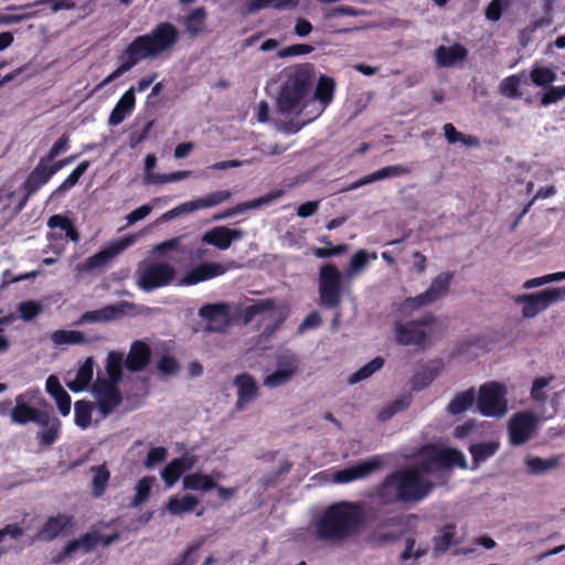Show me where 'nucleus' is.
<instances>
[{"instance_id":"45","label":"nucleus","mask_w":565,"mask_h":565,"mask_svg":"<svg viewBox=\"0 0 565 565\" xmlns=\"http://www.w3.org/2000/svg\"><path fill=\"white\" fill-rule=\"evenodd\" d=\"M298 0H250L246 3V12L255 13L265 8H274L281 10L284 8H294Z\"/></svg>"},{"instance_id":"44","label":"nucleus","mask_w":565,"mask_h":565,"mask_svg":"<svg viewBox=\"0 0 565 565\" xmlns=\"http://www.w3.org/2000/svg\"><path fill=\"white\" fill-rule=\"evenodd\" d=\"M335 84L331 77L321 76L317 83L313 99L319 100L323 106H327L333 99Z\"/></svg>"},{"instance_id":"2","label":"nucleus","mask_w":565,"mask_h":565,"mask_svg":"<svg viewBox=\"0 0 565 565\" xmlns=\"http://www.w3.org/2000/svg\"><path fill=\"white\" fill-rule=\"evenodd\" d=\"M179 41L178 29L170 22L158 23L149 33L136 36L121 52L119 66L106 76L98 87H104L131 70L140 61L157 58L169 52Z\"/></svg>"},{"instance_id":"24","label":"nucleus","mask_w":565,"mask_h":565,"mask_svg":"<svg viewBox=\"0 0 565 565\" xmlns=\"http://www.w3.org/2000/svg\"><path fill=\"white\" fill-rule=\"evenodd\" d=\"M233 383L237 387L235 408L237 411H243L258 396L257 382L250 374L241 373L234 377Z\"/></svg>"},{"instance_id":"56","label":"nucleus","mask_w":565,"mask_h":565,"mask_svg":"<svg viewBox=\"0 0 565 565\" xmlns=\"http://www.w3.org/2000/svg\"><path fill=\"white\" fill-rule=\"evenodd\" d=\"M151 491V479L145 477L140 479L136 484V494L132 499V505L138 507L143 503L150 495Z\"/></svg>"},{"instance_id":"57","label":"nucleus","mask_w":565,"mask_h":565,"mask_svg":"<svg viewBox=\"0 0 565 565\" xmlns=\"http://www.w3.org/2000/svg\"><path fill=\"white\" fill-rule=\"evenodd\" d=\"M436 456V450L431 451L427 455L417 466H407L406 468L416 469L418 475L422 478H426L427 475H430L435 468H438V462L434 459Z\"/></svg>"},{"instance_id":"9","label":"nucleus","mask_w":565,"mask_h":565,"mask_svg":"<svg viewBox=\"0 0 565 565\" xmlns=\"http://www.w3.org/2000/svg\"><path fill=\"white\" fill-rule=\"evenodd\" d=\"M452 278L454 275L451 273H440L431 280L429 288L425 292L416 297L406 298L403 303L404 308L418 310L437 301L448 292Z\"/></svg>"},{"instance_id":"62","label":"nucleus","mask_w":565,"mask_h":565,"mask_svg":"<svg viewBox=\"0 0 565 565\" xmlns=\"http://www.w3.org/2000/svg\"><path fill=\"white\" fill-rule=\"evenodd\" d=\"M18 310L20 312V317L24 321H31L32 319H34L36 316L40 315V312L42 311V307L36 301L28 300V301L21 302L19 305Z\"/></svg>"},{"instance_id":"36","label":"nucleus","mask_w":565,"mask_h":565,"mask_svg":"<svg viewBox=\"0 0 565 565\" xmlns=\"http://www.w3.org/2000/svg\"><path fill=\"white\" fill-rule=\"evenodd\" d=\"M124 356L121 353L111 351L107 355L106 360V373L107 377H102L104 382L119 386L122 381V363Z\"/></svg>"},{"instance_id":"13","label":"nucleus","mask_w":565,"mask_h":565,"mask_svg":"<svg viewBox=\"0 0 565 565\" xmlns=\"http://www.w3.org/2000/svg\"><path fill=\"white\" fill-rule=\"evenodd\" d=\"M134 242L135 237L132 235H126L113 241L109 245L86 258L84 263L85 270L90 271L106 267L117 255L132 245Z\"/></svg>"},{"instance_id":"29","label":"nucleus","mask_w":565,"mask_h":565,"mask_svg":"<svg viewBox=\"0 0 565 565\" xmlns=\"http://www.w3.org/2000/svg\"><path fill=\"white\" fill-rule=\"evenodd\" d=\"M412 173V169L407 166L403 164H394V166H387L380 170H376L370 174H366L362 178H360L358 181H355L351 189H356L383 179L387 178H395L399 175H407Z\"/></svg>"},{"instance_id":"33","label":"nucleus","mask_w":565,"mask_h":565,"mask_svg":"<svg viewBox=\"0 0 565 565\" xmlns=\"http://www.w3.org/2000/svg\"><path fill=\"white\" fill-rule=\"evenodd\" d=\"M468 51L461 44L455 43L450 46L440 45L436 50V62L441 67L452 66L467 57Z\"/></svg>"},{"instance_id":"23","label":"nucleus","mask_w":565,"mask_h":565,"mask_svg":"<svg viewBox=\"0 0 565 565\" xmlns=\"http://www.w3.org/2000/svg\"><path fill=\"white\" fill-rule=\"evenodd\" d=\"M244 235L243 230L216 226L203 234L202 242L225 250L231 246L232 242L242 239Z\"/></svg>"},{"instance_id":"32","label":"nucleus","mask_w":565,"mask_h":565,"mask_svg":"<svg viewBox=\"0 0 565 565\" xmlns=\"http://www.w3.org/2000/svg\"><path fill=\"white\" fill-rule=\"evenodd\" d=\"M45 424H39L43 429L36 434L41 447H51L61 436L62 423L57 417L46 413Z\"/></svg>"},{"instance_id":"14","label":"nucleus","mask_w":565,"mask_h":565,"mask_svg":"<svg viewBox=\"0 0 565 565\" xmlns=\"http://www.w3.org/2000/svg\"><path fill=\"white\" fill-rule=\"evenodd\" d=\"M232 195H233V193L230 190H221V191L211 192L206 196L180 204L175 209L169 211L167 213V216H169V218H171V217L179 216L181 214L192 213V212L201 210V209L213 207V206H216V205L230 200L232 198Z\"/></svg>"},{"instance_id":"39","label":"nucleus","mask_w":565,"mask_h":565,"mask_svg":"<svg viewBox=\"0 0 565 565\" xmlns=\"http://www.w3.org/2000/svg\"><path fill=\"white\" fill-rule=\"evenodd\" d=\"M93 374H94V361L92 358H88L77 370L75 381L70 382L67 384L70 390L73 392L82 391L92 382Z\"/></svg>"},{"instance_id":"12","label":"nucleus","mask_w":565,"mask_h":565,"mask_svg":"<svg viewBox=\"0 0 565 565\" xmlns=\"http://www.w3.org/2000/svg\"><path fill=\"white\" fill-rule=\"evenodd\" d=\"M558 300L559 291L552 288H546L535 294L520 295L514 299L516 303H523L522 315L524 318L535 317Z\"/></svg>"},{"instance_id":"61","label":"nucleus","mask_w":565,"mask_h":565,"mask_svg":"<svg viewBox=\"0 0 565 565\" xmlns=\"http://www.w3.org/2000/svg\"><path fill=\"white\" fill-rule=\"evenodd\" d=\"M520 84H521V81L518 75H510L501 82V85H500L501 93L509 97H512V98L520 97V93H519Z\"/></svg>"},{"instance_id":"4","label":"nucleus","mask_w":565,"mask_h":565,"mask_svg":"<svg viewBox=\"0 0 565 565\" xmlns=\"http://www.w3.org/2000/svg\"><path fill=\"white\" fill-rule=\"evenodd\" d=\"M312 66L299 65L286 72V79L277 97V109L282 115H300L312 102Z\"/></svg>"},{"instance_id":"10","label":"nucleus","mask_w":565,"mask_h":565,"mask_svg":"<svg viewBox=\"0 0 565 565\" xmlns=\"http://www.w3.org/2000/svg\"><path fill=\"white\" fill-rule=\"evenodd\" d=\"M93 394L96 401V408L102 418H106L122 403L119 386L108 384L97 377L93 384Z\"/></svg>"},{"instance_id":"25","label":"nucleus","mask_w":565,"mask_h":565,"mask_svg":"<svg viewBox=\"0 0 565 565\" xmlns=\"http://www.w3.org/2000/svg\"><path fill=\"white\" fill-rule=\"evenodd\" d=\"M151 354V348L146 342L136 340L131 343L124 364L132 373L140 372L150 363Z\"/></svg>"},{"instance_id":"6","label":"nucleus","mask_w":565,"mask_h":565,"mask_svg":"<svg viewBox=\"0 0 565 565\" xmlns=\"http://www.w3.org/2000/svg\"><path fill=\"white\" fill-rule=\"evenodd\" d=\"M318 291L320 305L327 309H337L341 305L342 274L334 264L320 267Z\"/></svg>"},{"instance_id":"28","label":"nucleus","mask_w":565,"mask_h":565,"mask_svg":"<svg viewBox=\"0 0 565 565\" xmlns=\"http://www.w3.org/2000/svg\"><path fill=\"white\" fill-rule=\"evenodd\" d=\"M136 89L135 87H130L116 103L113 108L109 117L108 125L109 126H118L120 125L134 110L136 105Z\"/></svg>"},{"instance_id":"40","label":"nucleus","mask_w":565,"mask_h":565,"mask_svg":"<svg viewBox=\"0 0 565 565\" xmlns=\"http://www.w3.org/2000/svg\"><path fill=\"white\" fill-rule=\"evenodd\" d=\"M476 398L473 388L458 393L448 404L447 412L451 415H460L472 406Z\"/></svg>"},{"instance_id":"11","label":"nucleus","mask_w":565,"mask_h":565,"mask_svg":"<svg viewBox=\"0 0 565 565\" xmlns=\"http://www.w3.org/2000/svg\"><path fill=\"white\" fill-rule=\"evenodd\" d=\"M53 177L45 163V159H40L38 166L28 174L21 184L23 195L13 209V215L19 214L32 195H34L42 186H44Z\"/></svg>"},{"instance_id":"42","label":"nucleus","mask_w":565,"mask_h":565,"mask_svg":"<svg viewBox=\"0 0 565 565\" xmlns=\"http://www.w3.org/2000/svg\"><path fill=\"white\" fill-rule=\"evenodd\" d=\"M94 477L92 480V494L94 498H100L107 488L110 479V472L105 465H99L92 468Z\"/></svg>"},{"instance_id":"15","label":"nucleus","mask_w":565,"mask_h":565,"mask_svg":"<svg viewBox=\"0 0 565 565\" xmlns=\"http://www.w3.org/2000/svg\"><path fill=\"white\" fill-rule=\"evenodd\" d=\"M75 525V518L70 514L57 513L47 518L35 534L34 541L51 542Z\"/></svg>"},{"instance_id":"1","label":"nucleus","mask_w":565,"mask_h":565,"mask_svg":"<svg viewBox=\"0 0 565 565\" xmlns=\"http://www.w3.org/2000/svg\"><path fill=\"white\" fill-rule=\"evenodd\" d=\"M435 489V483L422 478L416 469L399 468L377 483L370 498L380 507H408L425 500Z\"/></svg>"},{"instance_id":"35","label":"nucleus","mask_w":565,"mask_h":565,"mask_svg":"<svg viewBox=\"0 0 565 565\" xmlns=\"http://www.w3.org/2000/svg\"><path fill=\"white\" fill-rule=\"evenodd\" d=\"M561 457L559 455L550 458L529 456L525 458L526 470L530 475H544L561 465Z\"/></svg>"},{"instance_id":"52","label":"nucleus","mask_w":565,"mask_h":565,"mask_svg":"<svg viewBox=\"0 0 565 565\" xmlns=\"http://www.w3.org/2000/svg\"><path fill=\"white\" fill-rule=\"evenodd\" d=\"M530 77L535 86L543 87L556 79V73L550 67L537 66L531 71Z\"/></svg>"},{"instance_id":"46","label":"nucleus","mask_w":565,"mask_h":565,"mask_svg":"<svg viewBox=\"0 0 565 565\" xmlns=\"http://www.w3.org/2000/svg\"><path fill=\"white\" fill-rule=\"evenodd\" d=\"M275 309V301L273 299H262L244 308L242 319L245 324H248L258 315Z\"/></svg>"},{"instance_id":"58","label":"nucleus","mask_w":565,"mask_h":565,"mask_svg":"<svg viewBox=\"0 0 565 565\" xmlns=\"http://www.w3.org/2000/svg\"><path fill=\"white\" fill-rule=\"evenodd\" d=\"M300 361L295 354H282L277 359V369L291 372V377L298 372Z\"/></svg>"},{"instance_id":"30","label":"nucleus","mask_w":565,"mask_h":565,"mask_svg":"<svg viewBox=\"0 0 565 565\" xmlns=\"http://www.w3.org/2000/svg\"><path fill=\"white\" fill-rule=\"evenodd\" d=\"M194 460L192 457L182 456L171 460L161 471V478L168 487L173 486L180 477L192 469Z\"/></svg>"},{"instance_id":"16","label":"nucleus","mask_w":565,"mask_h":565,"mask_svg":"<svg viewBox=\"0 0 565 565\" xmlns=\"http://www.w3.org/2000/svg\"><path fill=\"white\" fill-rule=\"evenodd\" d=\"M199 315L206 320L209 329L215 332H223L231 324V307L226 302L204 305Z\"/></svg>"},{"instance_id":"60","label":"nucleus","mask_w":565,"mask_h":565,"mask_svg":"<svg viewBox=\"0 0 565 565\" xmlns=\"http://www.w3.org/2000/svg\"><path fill=\"white\" fill-rule=\"evenodd\" d=\"M191 174H192V171H189V170H180V171H174L171 173H163V174L157 173L151 177L150 182H152V183L177 182V181H181V180L189 178Z\"/></svg>"},{"instance_id":"59","label":"nucleus","mask_w":565,"mask_h":565,"mask_svg":"<svg viewBox=\"0 0 565 565\" xmlns=\"http://www.w3.org/2000/svg\"><path fill=\"white\" fill-rule=\"evenodd\" d=\"M68 148H70V137H68V135L64 134L53 143L52 148L49 150L46 156L43 157L42 159H45V163L51 162L58 154L67 151Z\"/></svg>"},{"instance_id":"63","label":"nucleus","mask_w":565,"mask_h":565,"mask_svg":"<svg viewBox=\"0 0 565 565\" xmlns=\"http://www.w3.org/2000/svg\"><path fill=\"white\" fill-rule=\"evenodd\" d=\"M565 97V85L562 86H550L547 90L541 97V104L548 106L555 104Z\"/></svg>"},{"instance_id":"48","label":"nucleus","mask_w":565,"mask_h":565,"mask_svg":"<svg viewBox=\"0 0 565 565\" xmlns=\"http://www.w3.org/2000/svg\"><path fill=\"white\" fill-rule=\"evenodd\" d=\"M384 365V359L381 356H376L373 360H371L369 363L363 365L361 369H359L356 372L351 374L349 377L350 384H356L365 379H369L371 375H373L376 371L382 369Z\"/></svg>"},{"instance_id":"47","label":"nucleus","mask_w":565,"mask_h":565,"mask_svg":"<svg viewBox=\"0 0 565 565\" xmlns=\"http://www.w3.org/2000/svg\"><path fill=\"white\" fill-rule=\"evenodd\" d=\"M275 309V301L273 299H262L244 308L242 319L245 324H248L258 315Z\"/></svg>"},{"instance_id":"50","label":"nucleus","mask_w":565,"mask_h":565,"mask_svg":"<svg viewBox=\"0 0 565 565\" xmlns=\"http://www.w3.org/2000/svg\"><path fill=\"white\" fill-rule=\"evenodd\" d=\"M90 162L88 160L82 161L71 174L57 186L55 192H66L77 184L83 174L88 170Z\"/></svg>"},{"instance_id":"7","label":"nucleus","mask_w":565,"mask_h":565,"mask_svg":"<svg viewBox=\"0 0 565 565\" xmlns=\"http://www.w3.org/2000/svg\"><path fill=\"white\" fill-rule=\"evenodd\" d=\"M505 387L498 382L480 386L478 396L479 412L484 416L501 417L507 413Z\"/></svg>"},{"instance_id":"31","label":"nucleus","mask_w":565,"mask_h":565,"mask_svg":"<svg viewBox=\"0 0 565 565\" xmlns=\"http://www.w3.org/2000/svg\"><path fill=\"white\" fill-rule=\"evenodd\" d=\"M46 392L55 399L57 408L62 416H67L71 413V396L64 390L56 375H50L45 383Z\"/></svg>"},{"instance_id":"27","label":"nucleus","mask_w":565,"mask_h":565,"mask_svg":"<svg viewBox=\"0 0 565 565\" xmlns=\"http://www.w3.org/2000/svg\"><path fill=\"white\" fill-rule=\"evenodd\" d=\"M282 193H284L282 190H275V191H271L260 198L238 203L235 206L230 207L226 211L220 213L214 218L215 220H224V218H228L234 215L244 213L247 210L258 209V207H260L263 205H267V204L271 203L273 201H275L276 199L280 198L282 195Z\"/></svg>"},{"instance_id":"43","label":"nucleus","mask_w":565,"mask_h":565,"mask_svg":"<svg viewBox=\"0 0 565 565\" xmlns=\"http://www.w3.org/2000/svg\"><path fill=\"white\" fill-rule=\"evenodd\" d=\"M94 404L86 399L76 401L74 404V422L81 429H86L92 423Z\"/></svg>"},{"instance_id":"8","label":"nucleus","mask_w":565,"mask_h":565,"mask_svg":"<svg viewBox=\"0 0 565 565\" xmlns=\"http://www.w3.org/2000/svg\"><path fill=\"white\" fill-rule=\"evenodd\" d=\"M436 318L431 313H426L422 318L411 320L405 323H396L394 328L395 341L399 345H416L425 343L426 332L422 329L434 324Z\"/></svg>"},{"instance_id":"54","label":"nucleus","mask_w":565,"mask_h":565,"mask_svg":"<svg viewBox=\"0 0 565 565\" xmlns=\"http://www.w3.org/2000/svg\"><path fill=\"white\" fill-rule=\"evenodd\" d=\"M321 242H324L328 245V247H315L312 249V253L317 258H329L332 256H340L347 249V245H332L329 241H327V238L321 239Z\"/></svg>"},{"instance_id":"21","label":"nucleus","mask_w":565,"mask_h":565,"mask_svg":"<svg viewBox=\"0 0 565 565\" xmlns=\"http://www.w3.org/2000/svg\"><path fill=\"white\" fill-rule=\"evenodd\" d=\"M534 418L529 413H518L509 422V437L512 445L525 444L533 431Z\"/></svg>"},{"instance_id":"3","label":"nucleus","mask_w":565,"mask_h":565,"mask_svg":"<svg viewBox=\"0 0 565 565\" xmlns=\"http://www.w3.org/2000/svg\"><path fill=\"white\" fill-rule=\"evenodd\" d=\"M365 522V510L360 502L339 501L329 505L317 522L319 540L343 543L358 536Z\"/></svg>"},{"instance_id":"38","label":"nucleus","mask_w":565,"mask_h":565,"mask_svg":"<svg viewBox=\"0 0 565 565\" xmlns=\"http://www.w3.org/2000/svg\"><path fill=\"white\" fill-rule=\"evenodd\" d=\"M199 504V499L191 494H185L181 498L171 497L167 503V510L172 515H181L183 513L193 512Z\"/></svg>"},{"instance_id":"64","label":"nucleus","mask_w":565,"mask_h":565,"mask_svg":"<svg viewBox=\"0 0 565 565\" xmlns=\"http://www.w3.org/2000/svg\"><path fill=\"white\" fill-rule=\"evenodd\" d=\"M158 371L164 375H174L178 373L180 366L175 358L172 355H162L157 364Z\"/></svg>"},{"instance_id":"37","label":"nucleus","mask_w":565,"mask_h":565,"mask_svg":"<svg viewBox=\"0 0 565 565\" xmlns=\"http://www.w3.org/2000/svg\"><path fill=\"white\" fill-rule=\"evenodd\" d=\"M434 459L438 462L439 469L451 467H467L465 455L456 448L438 449L436 450V456Z\"/></svg>"},{"instance_id":"17","label":"nucleus","mask_w":565,"mask_h":565,"mask_svg":"<svg viewBox=\"0 0 565 565\" xmlns=\"http://www.w3.org/2000/svg\"><path fill=\"white\" fill-rule=\"evenodd\" d=\"M29 392L20 394L15 397V405L11 409L10 416L14 424L25 425L28 423L45 424V411L34 408L26 403Z\"/></svg>"},{"instance_id":"19","label":"nucleus","mask_w":565,"mask_h":565,"mask_svg":"<svg viewBox=\"0 0 565 565\" xmlns=\"http://www.w3.org/2000/svg\"><path fill=\"white\" fill-rule=\"evenodd\" d=\"M128 306V302L121 301L117 305H108L97 310L86 311L79 316V318L74 321V326H83L85 323H96V322H110L119 319L125 315V307Z\"/></svg>"},{"instance_id":"41","label":"nucleus","mask_w":565,"mask_h":565,"mask_svg":"<svg viewBox=\"0 0 565 565\" xmlns=\"http://www.w3.org/2000/svg\"><path fill=\"white\" fill-rule=\"evenodd\" d=\"M216 487L212 477L199 472L186 475L183 478V488L186 490L210 491Z\"/></svg>"},{"instance_id":"53","label":"nucleus","mask_w":565,"mask_h":565,"mask_svg":"<svg viewBox=\"0 0 565 565\" xmlns=\"http://www.w3.org/2000/svg\"><path fill=\"white\" fill-rule=\"evenodd\" d=\"M497 450V446L490 443L476 444L469 448V451L472 456V460L475 462H480L487 460L489 457L493 456Z\"/></svg>"},{"instance_id":"18","label":"nucleus","mask_w":565,"mask_h":565,"mask_svg":"<svg viewBox=\"0 0 565 565\" xmlns=\"http://www.w3.org/2000/svg\"><path fill=\"white\" fill-rule=\"evenodd\" d=\"M382 465V459L379 456H374L354 466L337 471L334 473V480L338 483L352 482L354 480L367 477L373 471L380 469Z\"/></svg>"},{"instance_id":"34","label":"nucleus","mask_w":565,"mask_h":565,"mask_svg":"<svg viewBox=\"0 0 565 565\" xmlns=\"http://www.w3.org/2000/svg\"><path fill=\"white\" fill-rule=\"evenodd\" d=\"M51 340L55 345L87 344L94 341H100L103 337L87 338L78 330H56L51 334Z\"/></svg>"},{"instance_id":"51","label":"nucleus","mask_w":565,"mask_h":565,"mask_svg":"<svg viewBox=\"0 0 565 565\" xmlns=\"http://www.w3.org/2000/svg\"><path fill=\"white\" fill-rule=\"evenodd\" d=\"M370 258L375 259L376 254H369L365 249L358 250L350 259L348 275L354 276L359 271L363 270L367 266Z\"/></svg>"},{"instance_id":"5","label":"nucleus","mask_w":565,"mask_h":565,"mask_svg":"<svg viewBox=\"0 0 565 565\" xmlns=\"http://www.w3.org/2000/svg\"><path fill=\"white\" fill-rule=\"evenodd\" d=\"M175 275V268L169 263H140L136 271V284L141 290L149 292L171 285Z\"/></svg>"},{"instance_id":"26","label":"nucleus","mask_w":565,"mask_h":565,"mask_svg":"<svg viewBox=\"0 0 565 565\" xmlns=\"http://www.w3.org/2000/svg\"><path fill=\"white\" fill-rule=\"evenodd\" d=\"M99 541L100 537L97 531L87 532L78 539H73L64 545L61 553L56 556L55 562H61L70 557L78 550H82L84 554L90 553L99 544Z\"/></svg>"},{"instance_id":"49","label":"nucleus","mask_w":565,"mask_h":565,"mask_svg":"<svg viewBox=\"0 0 565 565\" xmlns=\"http://www.w3.org/2000/svg\"><path fill=\"white\" fill-rule=\"evenodd\" d=\"M206 19V11L203 7L195 8L190 12L185 19L186 31L193 35H196L203 31L204 22Z\"/></svg>"},{"instance_id":"55","label":"nucleus","mask_w":565,"mask_h":565,"mask_svg":"<svg viewBox=\"0 0 565 565\" xmlns=\"http://www.w3.org/2000/svg\"><path fill=\"white\" fill-rule=\"evenodd\" d=\"M291 372H284L276 369L271 374L264 379V385L269 388H276L291 381Z\"/></svg>"},{"instance_id":"20","label":"nucleus","mask_w":565,"mask_h":565,"mask_svg":"<svg viewBox=\"0 0 565 565\" xmlns=\"http://www.w3.org/2000/svg\"><path fill=\"white\" fill-rule=\"evenodd\" d=\"M445 363L441 359H434L423 364L411 377L409 384L414 392L428 387L443 372Z\"/></svg>"},{"instance_id":"22","label":"nucleus","mask_w":565,"mask_h":565,"mask_svg":"<svg viewBox=\"0 0 565 565\" xmlns=\"http://www.w3.org/2000/svg\"><path fill=\"white\" fill-rule=\"evenodd\" d=\"M227 271V267L221 263H203L194 266L182 277V285L192 286L199 282L218 277Z\"/></svg>"}]
</instances>
